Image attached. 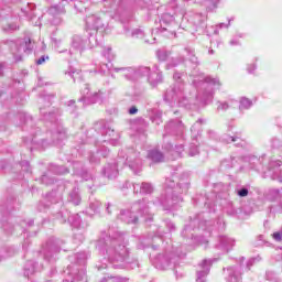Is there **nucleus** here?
<instances>
[{
  "instance_id": "aec40b11",
  "label": "nucleus",
  "mask_w": 282,
  "mask_h": 282,
  "mask_svg": "<svg viewBox=\"0 0 282 282\" xmlns=\"http://www.w3.org/2000/svg\"><path fill=\"white\" fill-rule=\"evenodd\" d=\"M82 98L78 99L79 102H84V106L87 105H96V102H100L102 98V91H91L89 84L84 85V89H82Z\"/></svg>"
},
{
  "instance_id": "f257e3e1",
  "label": "nucleus",
  "mask_w": 282,
  "mask_h": 282,
  "mask_svg": "<svg viewBox=\"0 0 282 282\" xmlns=\"http://www.w3.org/2000/svg\"><path fill=\"white\" fill-rule=\"evenodd\" d=\"M96 250L104 257L105 261L96 264L99 272L107 270L109 264L115 270H134V268L140 267L138 259L131 257L129 238L122 231L109 229L108 234L101 232L96 241Z\"/></svg>"
},
{
  "instance_id": "a878e982",
  "label": "nucleus",
  "mask_w": 282,
  "mask_h": 282,
  "mask_svg": "<svg viewBox=\"0 0 282 282\" xmlns=\"http://www.w3.org/2000/svg\"><path fill=\"white\" fill-rule=\"evenodd\" d=\"M61 252V249L56 243H52V240H50L46 243V250L44 251V259L45 261H48V263H54L56 261V254Z\"/></svg>"
},
{
  "instance_id": "4be33fe9",
  "label": "nucleus",
  "mask_w": 282,
  "mask_h": 282,
  "mask_svg": "<svg viewBox=\"0 0 282 282\" xmlns=\"http://www.w3.org/2000/svg\"><path fill=\"white\" fill-rule=\"evenodd\" d=\"M147 76L149 85L152 87H158V85H162L164 83V75L162 74V70L160 69V65L154 64L151 67H149V72L144 74V77Z\"/></svg>"
},
{
  "instance_id": "dca6fc26",
  "label": "nucleus",
  "mask_w": 282,
  "mask_h": 282,
  "mask_svg": "<svg viewBox=\"0 0 282 282\" xmlns=\"http://www.w3.org/2000/svg\"><path fill=\"white\" fill-rule=\"evenodd\" d=\"M55 218L62 224H67L68 221V224L77 230H85V228L89 226L87 223H83V218H80L79 214H69L67 209H63L57 213Z\"/></svg>"
},
{
  "instance_id": "c9c22d12",
  "label": "nucleus",
  "mask_w": 282,
  "mask_h": 282,
  "mask_svg": "<svg viewBox=\"0 0 282 282\" xmlns=\"http://www.w3.org/2000/svg\"><path fill=\"white\" fill-rule=\"evenodd\" d=\"M163 149H165V151H172L174 155H176V158H182V153L184 151V145L180 144V145H175V148H173V143H164Z\"/></svg>"
},
{
  "instance_id": "79ce46f5",
  "label": "nucleus",
  "mask_w": 282,
  "mask_h": 282,
  "mask_svg": "<svg viewBox=\"0 0 282 282\" xmlns=\"http://www.w3.org/2000/svg\"><path fill=\"white\" fill-rule=\"evenodd\" d=\"M134 127L138 133H144V131L149 129V123L147 122V120H144V118L140 117L135 119Z\"/></svg>"
},
{
  "instance_id": "4468645a",
  "label": "nucleus",
  "mask_w": 282,
  "mask_h": 282,
  "mask_svg": "<svg viewBox=\"0 0 282 282\" xmlns=\"http://www.w3.org/2000/svg\"><path fill=\"white\" fill-rule=\"evenodd\" d=\"M8 45L17 62L22 59L21 54L30 55L34 50V43H32V39L30 37L19 39L17 41H9Z\"/></svg>"
},
{
  "instance_id": "864d4df0",
  "label": "nucleus",
  "mask_w": 282,
  "mask_h": 282,
  "mask_svg": "<svg viewBox=\"0 0 282 282\" xmlns=\"http://www.w3.org/2000/svg\"><path fill=\"white\" fill-rule=\"evenodd\" d=\"M220 140H221V142H225L226 144H230L232 142H239V140H241V137L230 135V134H223Z\"/></svg>"
},
{
  "instance_id": "473e14b6",
  "label": "nucleus",
  "mask_w": 282,
  "mask_h": 282,
  "mask_svg": "<svg viewBox=\"0 0 282 282\" xmlns=\"http://www.w3.org/2000/svg\"><path fill=\"white\" fill-rule=\"evenodd\" d=\"M148 159L151 160L153 164H160V162H164V153L158 149H152L148 152Z\"/></svg>"
},
{
  "instance_id": "b1692460",
  "label": "nucleus",
  "mask_w": 282,
  "mask_h": 282,
  "mask_svg": "<svg viewBox=\"0 0 282 282\" xmlns=\"http://www.w3.org/2000/svg\"><path fill=\"white\" fill-rule=\"evenodd\" d=\"M281 161H271L269 163L268 172L265 177H271V180H275L282 184V170H281Z\"/></svg>"
},
{
  "instance_id": "423d86ee",
  "label": "nucleus",
  "mask_w": 282,
  "mask_h": 282,
  "mask_svg": "<svg viewBox=\"0 0 282 282\" xmlns=\"http://www.w3.org/2000/svg\"><path fill=\"white\" fill-rule=\"evenodd\" d=\"M140 217L145 224L153 221V213H151L147 198L134 202L130 209H121L117 216L123 224H138Z\"/></svg>"
},
{
  "instance_id": "603ef678",
  "label": "nucleus",
  "mask_w": 282,
  "mask_h": 282,
  "mask_svg": "<svg viewBox=\"0 0 282 282\" xmlns=\"http://www.w3.org/2000/svg\"><path fill=\"white\" fill-rule=\"evenodd\" d=\"M51 17H58V14H65V8L61 6H53L48 9Z\"/></svg>"
},
{
  "instance_id": "774afa93",
  "label": "nucleus",
  "mask_w": 282,
  "mask_h": 282,
  "mask_svg": "<svg viewBox=\"0 0 282 282\" xmlns=\"http://www.w3.org/2000/svg\"><path fill=\"white\" fill-rule=\"evenodd\" d=\"M20 166H21V170H22L24 173H32V167L30 166V162H29V161H22V162H20Z\"/></svg>"
},
{
  "instance_id": "cd10ccee",
  "label": "nucleus",
  "mask_w": 282,
  "mask_h": 282,
  "mask_svg": "<svg viewBox=\"0 0 282 282\" xmlns=\"http://www.w3.org/2000/svg\"><path fill=\"white\" fill-rule=\"evenodd\" d=\"M54 195H56L55 192H53L52 194L48 195V198H45V200H41L37 204V210L40 213H45V210H47V208H50V204H58V202H62L63 198L61 196H56L55 198Z\"/></svg>"
},
{
  "instance_id": "4c0bfd02",
  "label": "nucleus",
  "mask_w": 282,
  "mask_h": 282,
  "mask_svg": "<svg viewBox=\"0 0 282 282\" xmlns=\"http://www.w3.org/2000/svg\"><path fill=\"white\" fill-rule=\"evenodd\" d=\"M68 202H70V204H74V206H80V202H83V198L80 197V192L78 191V188H73V191L69 193Z\"/></svg>"
},
{
  "instance_id": "a211bd4d",
  "label": "nucleus",
  "mask_w": 282,
  "mask_h": 282,
  "mask_svg": "<svg viewBox=\"0 0 282 282\" xmlns=\"http://www.w3.org/2000/svg\"><path fill=\"white\" fill-rule=\"evenodd\" d=\"M243 161L249 164V169L257 171L258 173H263L264 177L268 175V169L272 161L265 159V154L262 156H257L254 154H249L243 158Z\"/></svg>"
},
{
  "instance_id": "f3484780",
  "label": "nucleus",
  "mask_w": 282,
  "mask_h": 282,
  "mask_svg": "<svg viewBox=\"0 0 282 282\" xmlns=\"http://www.w3.org/2000/svg\"><path fill=\"white\" fill-rule=\"evenodd\" d=\"M185 131L186 126L181 121L180 118L171 119L164 127V142H166V138H169V135L174 138V140H177V138H184Z\"/></svg>"
},
{
  "instance_id": "e433bc0d",
  "label": "nucleus",
  "mask_w": 282,
  "mask_h": 282,
  "mask_svg": "<svg viewBox=\"0 0 282 282\" xmlns=\"http://www.w3.org/2000/svg\"><path fill=\"white\" fill-rule=\"evenodd\" d=\"M48 173H53L54 175H67L69 173V169L64 165L51 164L48 167Z\"/></svg>"
},
{
  "instance_id": "6e6552de",
  "label": "nucleus",
  "mask_w": 282,
  "mask_h": 282,
  "mask_svg": "<svg viewBox=\"0 0 282 282\" xmlns=\"http://www.w3.org/2000/svg\"><path fill=\"white\" fill-rule=\"evenodd\" d=\"M197 228L213 232L214 228H216V230H224V228H226V224H224V220L218 219L215 225V220H203L202 214H198L194 219H191L188 225H185L181 235L184 239H193V237H195L193 230Z\"/></svg>"
},
{
  "instance_id": "5701e85b",
  "label": "nucleus",
  "mask_w": 282,
  "mask_h": 282,
  "mask_svg": "<svg viewBox=\"0 0 282 282\" xmlns=\"http://www.w3.org/2000/svg\"><path fill=\"white\" fill-rule=\"evenodd\" d=\"M219 261V258H213V259H205L203 262L199 264L200 270L197 271V282H206V276H208L210 272V265L213 263H217Z\"/></svg>"
},
{
  "instance_id": "e2e57ef3",
  "label": "nucleus",
  "mask_w": 282,
  "mask_h": 282,
  "mask_svg": "<svg viewBox=\"0 0 282 282\" xmlns=\"http://www.w3.org/2000/svg\"><path fill=\"white\" fill-rule=\"evenodd\" d=\"M265 276L267 281L282 282L281 276H279V274H276L274 271H267Z\"/></svg>"
},
{
  "instance_id": "72a5a7b5",
  "label": "nucleus",
  "mask_w": 282,
  "mask_h": 282,
  "mask_svg": "<svg viewBox=\"0 0 282 282\" xmlns=\"http://www.w3.org/2000/svg\"><path fill=\"white\" fill-rule=\"evenodd\" d=\"M17 252L18 250L14 246L0 248V261H3V259H9V257H14Z\"/></svg>"
},
{
  "instance_id": "2f4dec72",
  "label": "nucleus",
  "mask_w": 282,
  "mask_h": 282,
  "mask_svg": "<svg viewBox=\"0 0 282 282\" xmlns=\"http://www.w3.org/2000/svg\"><path fill=\"white\" fill-rule=\"evenodd\" d=\"M204 119H198L191 128L192 140L193 142H198L199 138H202V123Z\"/></svg>"
},
{
  "instance_id": "0eeeda50",
  "label": "nucleus",
  "mask_w": 282,
  "mask_h": 282,
  "mask_svg": "<svg viewBox=\"0 0 282 282\" xmlns=\"http://www.w3.org/2000/svg\"><path fill=\"white\" fill-rule=\"evenodd\" d=\"M70 264L64 270L63 282H87V253L85 251L69 257Z\"/></svg>"
},
{
  "instance_id": "de8ad7c7",
  "label": "nucleus",
  "mask_w": 282,
  "mask_h": 282,
  "mask_svg": "<svg viewBox=\"0 0 282 282\" xmlns=\"http://www.w3.org/2000/svg\"><path fill=\"white\" fill-rule=\"evenodd\" d=\"M101 55L104 56V58H107L108 63H111V61H115L116 58V54H113V50L111 48V46L104 47V50L101 51Z\"/></svg>"
},
{
  "instance_id": "9d476101",
  "label": "nucleus",
  "mask_w": 282,
  "mask_h": 282,
  "mask_svg": "<svg viewBox=\"0 0 282 282\" xmlns=\"http://www.w3.org/2000/svg\"><path fill=\"white\" fill-rule=\"evenodd\" d=\"M98 135H101L104 139L102 142H110V144H118V140L113 139L118 134L116 133V130L111 129L109 124H107L105 121H98L95 123L94 128H90L86 132V138L89 142H95V144L98 142Z\"/></svg>"
},
{
  "instance_id": "69168bd1",
  "label": "nucleus",
  "mask_w": 282,
  "mask_h": 282,
  "mask_svg": "<svg viewBox=\"0 0 282 282\" xmlns=\"http://www.w3.org/2000/svg\"><path fill=\"white\" fill-rule=\"evenodd\" d=\"M185 52L187 53V56H189V61L191 63H193L194 65H197V57L195 56V51H193V48L191 47H185Z\"/></svg>"
},
{
  "instance_id": "6ab92c4d",
  "label": "nucleus",
  "mask_w": 282,
  "mask_h": 282,
  "mask_svg": "<svg viewBox=\"0 0 282 282\" xmlns=\"http://www.w3.org/2000/svg\"><path fill=\"white\" fill-rule=\"evenodd\" d=\"M235 239L228 236H218L214 243V252L216 254H228L235 248Z\"/></svg>"
},
{
  "instance_id": "0e129e2a",
  "label": "nucleus",
  "mask_w": 282,
  "mask_h": 282,
  "mask_svg": "<svg viewBox=\"0 0 282 282\" xmlns=\"http://www.w3.org/2000/svg\"><path fill=\"white\" fill-rule=\"evenodd\" d=\"M56 182V178L50 176V173L42 175L41 183L45 184L46 186H50Z\"/></svg>"
},
{
  "instance_id": "6e6d98bb",
  "label": "nucleus",
  "mask_w": 282,
  "mask_h": 282,
  "mask_svg": "<svg viewBox=\"0 0 282 282\" xmlns=\"http://www.w3.org/2000/svg\"><path fill=\"white\" fill-rule=\"evenodd\" d=\"M88 160L90 164H100V152L98 150L96 152H89Z\"/></svg>"
},
{
  "instance_id": "052dcab7",
  "label": "nucleus",
  "mask_w": 282,
  "mask_h": 282,
  "mask_svg": "<svg viewBox=\"0 0 282 282\" xmlns=\"http://www.w3.org/2000/svg\"><path fill=\"white\" fill-rule=\"evenodd\" d=\"M250 107H252V100H250L249 98L242 97L240 99V105H239L240 111H243V109H250Z\"/></svg>"
},
{
  "instance_id": "37998d69",
  "label": "nucleus",
  "mask_w": 282,
  "mask_h": 282,
  "mask_svg": "<svg viewBox=\"0 0 282 282\" xmlns=\"http://www.w3.org/2000/svg\"><path fill=\"white\" fill-rule=\"evenodd\" d=\"M65 74H68L74 83H83V74H80V70L70 67Z\"/></svg>"
},
{
  "instance_id": "bb28decb",
  "label": "nucleus",
  "mask_w": 282,
  "mask_h": 282,
  "mask_svg": "<svg viewBox=\"0 0 282 282\" xmlns=\"http://www.w3.org/2000/svg\"><path fill=\"white\" fill-rule=\"evenodd\" d=\"M74 175H77L78 177H82V180H85V182H89L91 180V174L85 170V166L79 161H74L72 163Z\"/></svg>"
},
{
  "instance_id": "2eb2a0df",
  "label": "nucleus",
  "mask_w": 282,
  "mask_h": 282,
  "mask_svg": "<svg viewBox=\"0 0 282 282\" xmlns=\"http://www.w3.org/2000/svg\"><path fill=\"white\" fill-rule=\"evenodd\" d=\"M116 74H121L126 80H130L131 83H138L140 78H144V74H149V67L140 66L138 68L134 67H113L112 68Z\"/></svg>"
},
{
  "instance_id": "c85d7f7f",
  "label": "nucleus",
  "mask_w": 282,
  "mask_h": 282,
  "mask_svg": "<svg viewBox=\"0 0 282 282\" xmlns=\"http://www.w3.org/2000/svg\"><path fill=\"white\" fill-rule=\"evenodd\" d=\"M70 47L76 52H85L87 50V40L83 39L80 35H73L70 41Z\"/></svg>"
},
{
  "instance_id": "09e8293b",
  "label": "nucleus",
  "mask_w": 282,
  "mask_h": 282,
  "mask_svg": "<svg viewBox=\"0 0 282 282\" xmlns=\"http://www.w3.org/2000/svg\"><path fill=\"white\" fill-rule=\"evenodd\" d=\"M237 164V158L230 156L229 159H225L221 161L220 166L221 169H234Z\"/></svg>"
},
{
  "instance_id": "9b49d317",
  "label": "nucleus",
  "mask_w": 282,
  "mask_h": 282,
  "mask_svg": "<svg viewBox=\"0 0 282 282\" xmlns=\"http://www.w3.org/2000/svg\"><path fill=\"white\" fill-rule=\"evenodd\" d=\"M184 257V253H175L171 248H165V251L159 253L153 259V265L156 270H172L180 265V259Z\"/></svg>"
},
{
  "instance_id": "4d7b16f0",
  "label": "nucleus",
  "mask_w": 282,
  "mask_h": 282,
  "mask_svg": "<svg viewBox=\"0 0 282 282\" xmlns=\"http://www.w3.org/2000/svg\"><path fill=\"white\" fill-rule=\"evenodd\" d=\"M186 58L184 56H178L176 58H172V61L167 64L166 69H172V67H177V65H182Z\"/></svg>"
},
{
  "instance_id": "680f3d73",
  "label": "nucleus",
  "mask_w": 282,
  "mask_h": 282,
  "mask_svg": "<svg viewBox=\"0 0 282 282\" xmlns=\"http://www.w3.org/2000/svg\"><path fill=\"white\" fill-rule=\"evenodd\" d=\"M188 155L189 158H195L196 155H199V145H197V143L193 142L189 144Z\"/></svg>"
},
{
  "instance_id": "49530a36",
  "label": "nucleus",
  "mask_w": 282,
  "mask_h": 282,
  "mask_svg": "<svg viewBox=\"0 0 282 282\" xmlns=\"http://www.w3.org/2000/svg\"><path fill=\"white\" fill-rule=\"evenodd\" d=\"M188 21H191V23H193L194 25H202V23L206 21V15L202 13H195L189 17Z\"/></svg>"
},
{
  "instance_id": "58836bf2",
  "label": "nucleus",
  "mask_w": 282,
  "mask_h": 282,
  "mask_svg": "<svg viewBox=\"0 0 282 282\" xmlns=\"http://www.w3.org/2000/svg\"><path fill=\"white\" fill-rule=\"evenodd\" d=\"M65 106L67 113L73 116V118H78V106H76V100L70 99L65 104Z\"/></svg>"
},
{
  "instance_id": "412c9836",
  "label": "nucleus",
  "mask_w": 282,
  "mask_h": 282,
  "mask_svg": "<svg viewBox=\"0 0 282 282\" xmlns=\"http://www.w3.org/2000/svg\"><path fill=\"white\" fill-rule=\"evenodd\" d=\"M8 117L15 127H22L23 131H25V127H30L31 129L34 127V119L25 111H19L17 115H8Z\"/></svg>"
},
{
  "instance_id": "8fccbe9b",
  "label": "nucleus",
  "mask_w": 282,
  "mask_h": 282,
  "mask_svg": "<svg viewBox=\"0 0 282 282\" xmlns=\"http://www.w3.org/2000/svg\"><path fill=\"white\" fill-rule=\"evenodd\" d=\"M282 189H270L267 193V199L268 202H276L279 197H281Z\"/></svg>"
},
{
  "instance_id": "7c9ffc66",
  "label": "nucleus",
  "mask_w": 282,
  "mask_h": 282,
  "mask_svg": "<svg viewBox=\"0 0 282 282\" xmlns=\"http://www.w3.org/2000/svg\"><path fill=\"white\" fill-rule=\"evenodd\" d=\"M123 32L128 39H143L144 36V31H142V29H134L131 32V26L129 24L123 25Z\"/></svg>"
},
{
  "instance_id": "338daca9",
  "label": "nucleus",
  "mask_w": 282,
  "mask_h": 282,
  "mask_svg": "<svg viewBox=\"0 0 282 282\" xmlns=\"http://www.w3.org/2000/svg\"><path fill=\"white\" fill-rule=\"evenodd\" d=\"M151 246V242L149 239L141 238L137 245L138 250H144V248H149Z\"/></svg>"
},
{
  "instance_id": "f704fd0d",
  "label": "nucleus",
  "mask_w": 282,
  "mask_h": 282,
  "mask_svg": "<svg viewBox=\"0 0 282 282\" xmlns=\"http://www.w3.org/2000/svg\"><path fill=\"white\" fill-rule=\"evenodd\" d=\"M37 271H39V264L36 262H34L33 260L26 261L23 269V274L25 276H32V274H34V272H37Z\"/></svg>"
},
{
  "instance_id": "f03ea898",
  "label": "nucleus",
  "mask_w": 282,
  "mask_h": 282,
  "mask_svg": "<svg viewBox=\"0 0 282 282\" xmlns=\"http://www.w3.org/2000/svg\"><path fill=\"white\" fill-rule=\"evenodd\" d=\"M184 73L174 72L173 80L174 85L167 88L164 95V100L166 102H176L178 107H184L185 109H193L194 107H204L213 102L215 95V89L221 87L219 79L213 78L210 76H205L203 73L194 70L191 76H193L194 87H200V94L195 95V97H186L184 79H182Z\"/></svg>"
},
{
  "instance_id": "bf43d9fd",
  "label": "nucleus",
  "mask_w": 282,
  "mask_h": 282,
  "mask_svg": "<svg viewBox=\"0 0 282 282\" xmlns=\"http://www.w3.org/2000/svg\"><path fill=\"white\" fill-rule=\"evenodd\" d=\"M271 149L272 151H282V140L279 138L271 139Z\"/></svg>"
},
{
  "instance_id": "c756f323",
  "label": "nucleus",
  "mask_w": 282,
  "mask_h": 282,
  "mask_svg": "<svg viewBox=\"0 0 282 282\" xmlns=\"http://www.w3.org/2000/svg\"><path fill=\"white\" fill-rule=\"evenodd\" d=\"M133 193L138 194L140 193L141 195H151L153 193V184L149 182H143L142 184L140 183H134L133 185Z\"/></svg>"
},
{
  "instance_id": "393cba45",
  "label": "nucleus",
  "mask_w": 282,
  "mask_h": 282,
  "mask_svg": "<svg viewBox=\"0 0 282 282\" xmlns=\"http://www.w3.org/2000/svg\"><path fill=\"white\" fill-rule=\"evenodd\" d=\"M86 25L90 32H98L101 30L100 34H102V30H105V23H102V19L96 15L86 18Z\"/></svg>"
},
{
  "instance_id": "3c124183",
  "label": "nucleus",
  "mask_w": 282,
  "mask_h": 282,
  "mask_svg": "<svg viewBox=\"0 0 282 282\" xmlns=\"http://www.w3.org/2000/svg\"><path fill=\"white\" fill-rule=\"evenodd\" d=\"M101 206H102V203H100V200L93 199L90 200V204H89V210H91L94 215H98V213H100Z\"/></svg>"
},
{
  "instance_id": "ddd939ff",
  "label": "nucleus",
  "mask_w": 282,
  "mask_h": 282,
  "mask_svg": "<svg viewBox=\"0 0 282 282\" xmlns=\"http://www.w3.org/2000/svg\"><path fill=\"white\" fill-rule=\"evenodd\" d=\"M160 28L155 29L156 34L165 36V39H175L177 36V30L180 24L175 21V18L170 13H164L160 19Z\"/></svg>"
},
{
  "instance_id": "a18cd8bd",
  "label": "nucleus",
  "mask_w": 282,
  "mask_h": 282,
  "mask_svg": "<svg viewBox=\"0 0 282 282\" xmlns=\"http://www.w3.org/2000/svg\"><path fill=\"white\" fill-rule=\"evenodd\" d=\"M150 120L156 126L162 124V111L153 109L150 113Z\"/></svg>"
},
{
  "instance_id": "5fc2aeb1",
  "label": "nucleus",
  "mask_w": 282,
  "mask_h": 282,
  "mask_svg": "<svg viewBox=\"0 0 282 282\" xmlns=\"http://www.w3.org/2000/svg\"><path fill=\"white\" fill-rule=\"evenodd\" d=\"M169 56H171V51H167L166 48H160L156 51V57L161 62L167 61Z\"/></svg>"
},
{
  "instance_id": "13d9d810",
  "label": "nucleus",
  "mask_w": 282,
  "mask_h": 282,
  "mask_svg": "<svg viewBox=\"0 0 282 282\" xmlns=\"http://www.w3.org/2000/svg\"><path fill=\"white\" fill-rule=\"evenodd\" d=\"M83 241H85V235L83 234V231L75 232L73 236V243H75V246H80Z\"/></svg>"
},
{
  "instance_id": "c03bdc74",
  "label": "nucleus",
  "mask_w": 282,
  "mask_h": 282,
  "mask_svg": "<svg viewBox=\"0 0 282 282\" xmlns=\"http://www.w3.org/2000/svg\"><path fill=\"white\" fill-rule=\"evenodd\" d=\"M164 235L162 234V230H158L155 236L151 238L152 245L151 248L152 250H158L160 248V245H155L158 243V241H160L161 243H164Z\"/></svg>"
},
{
  "instance_id": "f8f14e48",
  "label": "nucleus",
  "mask_w": 282,
  "mask_h": 282,
  "mask_svg": "<svg viewBox=\"0 0 282 282\" xmlns=\"http://www.w3.org/2000/svg\"><path fill=\"white\" fill-rule=\"evenodd\" d=\"M217 204H219L220 208L229 215V217H239V213H241L240 208H236L232 200L228 198H220V195L216 196V198H205V206L208 208L209 213H217Z\"/></svg>"
},
{
  "instance_id": "20e7f679",
  "label": "nucleus",
  "mask_w": 282,
  "mask_h": 282,
  "mask_svg": "<svg viewBox=\"0 0 282 282\" xmlns=\"http://www.w3.org/2000/svg\"><path fill=\"white\" fill-rule=\"evenodd\" d=\"M191 189V174L184 172L180 175L178 182L171 177L165 178L163 184V193L161 197L152 200L154 206H161L163 210H173L177 204L184 202L182 195H186Z\"/></svg>"
},
{
  "instance_id": "39448f33",
  "label": "nucleus",
  "mask_w": 282,
  "mask_h": 282,
  "mask_svg": "<svg viewBox=\"0 0 282 282\" xmlns=\"http://www.w3.org/2000/svg\"><path fill=\"white\" fill-rule=\"evenodd\" d=\"M119 166H127L134 175H140L143 166L140 152L133 148L127 149L126 152H119L117 162L108 163L106 166H104L101 171L102 176L107 177L108 180H116V177H118Z\"/></svg>"
},
{
  "instance_id": "a19ab883",
  "label": "nucleus",
  "mask_w": 282,
  "mask_h": 282,
  "mask_svg": "<svg viewBox=\"0 0 282 282\" xmlns=\"http://www.w3.org/2000/svg\"><path fill=\"white\" fill-rule=\"evenodd\" d=\"M235 194L240 198L248 197L250 195V185H237Z\"/></svg>"
},
{
  "instance_id": "ea45409f",
  "label": "nucleus",
  "mask_w": 282,
  "mask_h": 282,
  "mask_svg": "<svg viewBox=\"0 0 282 282\" xmlns=\"http://www.w3.org/2000/svg\"><path fill=\"white\" fill-rule=\"evenodd\" d=\"M100 45V42L98 41V31L89 32V37L87 40V47L90 50L94 47H98Z\"/></svg>"
},
{
  "instance_id": "7ed1b4c3",
  "label": "nucleus",
  "mask_w": 282,
  "mask_h": 282,
  "mask_svg": "<svg viewBox=\"0 0 282 282\" xmlns=\"http://www.w3.org/2000/svg\"><path fill=\"white\" fill-rule=\"evenodd\" d=\"M53 95L44 96L40 99V102H47L45 107H40V113L42 120L47 127L45 137L41 133V128H36V132L33 134L31 143L35 145V149H47L52 144H61L63 140H67V129L63 126V110L61 108H50Z\"/></svg>"
},
{
  "instance_id": "1a4fd4ad",
  "label": "nucleus",
  "mask_w": 282,
  "mask_h": 282,
  "mask_svg": "<svg viewBox=\"0 0 282 282\" xmlns=\"http://www.w3.org/2000/svg\"><path fill=\"white\" fill-rule=\"evenodd\" d=\"M245 261H246V258L240 257L238 260L239 264L224 269V275H225L226 282H241V274H242L241 270L250 271V268H252L254 263H259L261 261V256L250 258L246 262V264H243Z\"/></svg>"
}]
</instances>
